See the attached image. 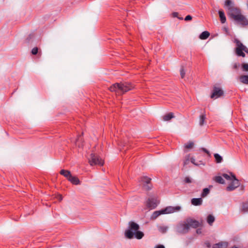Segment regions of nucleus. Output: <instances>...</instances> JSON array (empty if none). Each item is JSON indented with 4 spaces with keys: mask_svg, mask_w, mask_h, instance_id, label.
I'll list each match as a JSON object with an SVG mask.
<instances>
[{
    "mask_svg": "<svg viewBox=\"0 0 248 248\" xmlns=\"http://www.w3.org/2000/svg\"><path fill=\"white\" fill-rule=\"evenodd\" d=\"M224 7L227 11V14L231 18L240 24L247 25L248 20L241 14L240 10L235 6L233 1L232 0H226L224 3Z\"/></svg>",
    "mask_w": 248,
    "mask_h": 248,
    "instance_id": "f257e3e1",
    "label": "nucleus"
},
{
    "mask_svg": "<svg viewBox=\"0 0 248 248\" xmlns=\"http://www.w3.org/2000/svg\"><path fill=\"white\" fill-rule=\"evenodd\" d=\"M199 225V221L189 217L179 222L176 225L175 231L178 233L184 234L188 232L190 227L196 228Z\"/></svg>",
    "mask_w": 248,
    "mask_h": 248,
    "instance_id": "f03ea898",
    "label": "nucleus"
},
{
    "mask_svg": "<svg viewBox=\"0 0 248 248\" xmlns=\"http://www.w3.org/2000/svg\"><path fill=\"white\" fill-rule=\"evenodd\" d=\"M139 228L140 226L137 223L133 221L129 222L128 228L124 232L125 236L130 239H132L134 236L138 239H141L144 233L139 231Z\"/></svg>",
    "mask_w": 248,
    "mask_h": 248,
    "instance_id": "7ed1b4c3",
    "label": "nucleus"
},
{
    "mask_svg": "<svg viewBox=\"0 0 248 248\" xmlns=\"http://www.w3.org/2000/svg\"><path fill=\"white\" fill-rule=\"evenodd\" d=\"M133 88V86L129 82H125L115 83L111 86L109 89L111 92H116L118 93H124Z\"/></svg>",
    "mask_w": 248,
    "mask_h": 248,
    "instance_id": "20e7f679",
    "label": "nucleus"
},
{
    "mask_svg": "<svg viewBox=\"0 0 248 248\" xmlns=\"http://www.w3.org/2000/svg\"><path fill=\"white\" fill-rule=\"evenodd\" d=\"M233 42L236 44V46L235 48L236 55L238 56L245 57L246 55L243 51H245L247 47L237 38H234Z\"/></svg>",
    "mask_w": 248,
    "mask_h": 248,
    "instance_id": "39448f33",
    "label": "nucleus"
},
{
    "mask_svg": "<svg viewBox=\"0 0 248 248\" xmlns=\"http://www.w3.org/2000/svg\"><path fill=\"white\" fill-rule=\"evenodd\" d=\"M89 162L91 166L98 165L102 166L104 164V160L97 155L92 153L88 158Z\"/></svg>",
    "mask_w": 248,
    "mask_h": 248,
    "instance_id": "423d86ee",
    "label": "nucleus"
},
{
    "mask_svg": "<svg viewBox=\"0 0 248 248\" xmlns=\"http://www.w3.org/2000/svg\"><path fill=\"white\" fill-rule=\"evenodd\" d=\"M159 201L155 197H152L148 198L146 201L147 207L150 209H155L159 204Z\"/></svg>",
    "mask_w": 248,
    "mask_h": 248,
    "instance_id": "0eeeda50",
    "label": "nucleus"
},
{
    "mask_svg": "<svg viewBox=\"0 0 248 248\" xmlns=\"http://www.w3.org/2000/svg\"><path fill=\"white\" fill-rule=\"evenodd\" d=\"M232 177L233 179L232 180V181L231 183L227 187V190L229 191L234 190L240 185V182L239 180L236 178L235 175H232Z\"/></svg>",
    "mask_w": 248,
    "mask_h": 248,
    "instance_id": "6e6552de",
    "label": "nucleus"
},
{
    "mask_svg": "<svg viewBox=\"0 0 248 248\" xmlns=\"http://www.w3.org/2000/svg\"><path fill=\"white\" fill-rule=\"evenodd\" d=\"M223 91L220 88L214 87L211 95V98L217 99L223 94Z\"/></svg>",
    "mask_w": 248,
    "mask_h": 248,
    "instance_id": "1a4fd4ad",
    "label": "nucleus"
},
{
    "mask_svg": "<svg viewBox=\"0 0 248 248\" xmlns=\"http://www.w3.org/2000/svg\"><path fill=\"white\" fill-rule=\"evenodd\" d=\"M181 207L179 206H168L165 209H162L164 214H170L174 212L179 211L181 210Z\"/></svg>",
    "mask_w": 248,
    "mask_h": 248,
    "instance_id": "9d476101",
    "label": "nucleus"
},
{
    "mask_svg": "<svg viewBox=\"0 0 248 248\" xmlns=\"http://www.w3.org/2000/svg\"><path fill=\"white\" fill-rule=\"evenodd\" d=\"M151 180V178L147 176L142 177L140 179V181L142 184H143L144 188L147 190H150L151 188V187L149 186Z\"/></svg>",
    "mask_w": 248,
    "mask_h": 248,
    "instance_id": "9b49d317",
    "label": "nucleus"
},
{
    "mask_svg": "<svg viewBox=\"0 0 248 248\" xmlns=\"http://www.w3.org/2000/svg\"><path fill=\"white\" fill-rule=\"evenodd\" d=\"M191 204L194 206H199L202 204V198H193L191 200Z\"/></svg>",
    "mask_w": 248,
    "mask_h": 248,
    "instance_id": "f8f14e48",
    "label": "nucleus"
},
{
    "mask_svg": "<svg viewBox=\"0 0 248 248\" xmlns=\"http://www.w3.org/2000/svg\"><path fill=\"white\" fill-rule=\"evenodd\" d=\"M228 245V244L226 242H221L214 244L213 246V248H227Z\"/></svg>",
    "mask_w": 248,
    "mask_h": 248,
    "instance_id": "ddd939ff",
    "label": "nucleus"
},
{
    "mask_svg": "<svg viewBox=\"0 0 248 248\" xmlns=\"http://www.w3.org/2000/svg\"><path fill=\"white\" fill-rule=\"evenodd\" d=\"M68 180L74 185H78L80 184V181L78 178L76 176H73L72 175L70 176Z\"/></svg>",
    "mask_w": 248,
    "mask_h": 248,
    "instance_id": "4468645a",
    "label": "nucleus"
},
{
    "mask_svg": "<svg viewBox=\"0 0 248 248\" xmlns=\"http://www.w3.org/2000/svg\"><path fill=\"white\" fill-rule=\"evenodd\" d=\"M164 214L162 209L159 211H155L151 217V219H155L160 215Z\"/></svg>",
    "mask_w": 248,
    "mask_h": 248,
    "instance_id": "2eb2a0df",
    "label": "nucleus"
},
{
    "mask_svg": "<svg viewBox=\"0 0 248 248\" xmlns=\"http://www.w3.org/2000/svg\"><path fill=\"white\" fill-rule=\"evenodd\" d=\"M218 14L221 22L223 24L226 21L224 12L222 10H219Z\"/></svg>",
    "mask_w": 248,
    "mask_h": 248,
    "instance_id": "dca6fc26",
    "label": "nucleus"
},
{
    "mask_svg": "<svg viewBox=\"0 0 248 248\" xmlns=\"http://www.w3.org/2000/svg\"><path fill=\"white\" fill-rule=\"evenodd\" d=\"M60 173L61 175H63L68 180L69 178V177H70V176L71 175L70 171L68 170H62L60 171Z\"/></svg>",
    "mask_w": 248,
    "mask_h": 248,
    "instance_id": "f3484780",
    "label": "nucleus"
},
{
    "mask_svg": "<svg viewBox=\"0 0 248 248\" xmlns=\"http://www.w3.org/2000/svg\"><path fill=\"white\" fill-rule=\"evenodd\" d=\"M240 81L245 84H248V75H242L239 77Z\"/></svg>",
    "mask_w": 248,
    "mask_h": 248,
    "instance_id": "a211bd4d",
    "label": "nucleus"
},
{
    "mask_svg": "<svg viewBox=\"0 0 248 248\" xmlns=\"http://www.w3.org/2000/svg\"><path fill=\"white\" fill-rule=\"evenodd\" d=\"M210 35V33L207 31H203L200 35V38L202 40L206 39Z\"/></svg>",
    "mask_w": 248,
    "mask_h": 248,
    "instance_id": "6ab92c4d",
    "label": "nucleus"
},
{
    "mask_svg": "<svg viewBox=\"0 0 248 248\" xmlns=\"http://www.w3.org/2000/svg\"><path fill=\"white\" fill-rule=\"evenodd\" d=\"M173 114L171 112L163 116V119L165 121H167L173 118Z\"/></svg>",
    "mask_w": 248,
    "mask_h": 248,
    "instance_id": "aec40b11",
    "label": "nucleus"
},
{
    "mask_svg": "<svg viewBox=\"0 0 248 248\" xmlns=\"http://www.w3.org/2000/svg\"><path fill=\"white\" fill-rule=\"evenodd\" d=\"M215 217L212 215H209L207 216V221L210 225H212L213 222L215 221Z\"/></svg>",
    "mask_w": 248,
    "mask_h": 248,
    "instance_id": "412c9836",
    "label": "nucleus"
},
{
    "mask_svg": "<svg viewBox=\"0 0 248 248\" xmlns=\"http://www.w3.org/2000/svg\"><path fill=\"white\" fill-rule=\"evenodd\" d=\"M214 180L219 183V184H223L225 183V181L223 179V178L220 176H216L215 178H214Z\"/></svg>",
    "mask_w": 248,
    "mask_h": 248,
    "instance_id": "4be33fe9",
    "label": "nucleus"
},
{
    "mask_svg": "<svg viewBox=\"0 0 248 248\" xmlns=\"http://www.w3.org/2000/svg\"><path fill=\"white\" fill-rule=\"evenodd\" d=\"M214 157L215 158L216 162L217 163H221L223 160L222 156H220L218 154H215Z\"/></svg>",
    "mask_w": 248,
    "mask_h": 248,
    "instance_id": "5701e85b",
    "label": "nucleus"
},
{
    "mask_svg": "<svg viewBox=\"0 0 248 248\" xmlns=\"http://www.w3.org/2000/svg\"><path fill=\"white\" fill-rule=\"evenodd\" d=\"M210 193V189L208 188H205L202 190L201 196L202 198L207 196Z\"/></svg>",
    "mask_w": 248,
    "mask_h": 248,
    "instance_id": "b1692460",
    "label": "nucleus"
},
{
    "mask_svg": "<svg viewBox=\"0 0 248 248\" xmlns=\"http://www.w3.org/2000/svg\"><path fill=\"white\" fill-rule=\"evenodd\" d=\"M205 119H206V115L205 114H203L200 116L199 124L201 126H202L204 124Z\"/></svg>",
    "mask_w": 248,
    "mask_h": 248,
    "instance_id": "393cba45",
    "label": "nucleus"
},
{
    "mask_svg": "<svg viewBox=\"0 0 248 248\" xmlns=\"http://www.w3.org/2000/svg\"><path fill=\"white\" fill-rule=\"evenodd\" d=\"M158 230L160 232L164 233L167 232L168 230V227L166 226H161L159 227Z\"/></svg>",
    "mask_w": 248,
    "mask_h": 248,
    "instance_id": "a878e982",
    "label": "nucleus"
},
{
    "mask_svg": "<svg viewBox=\"0 0 248 248\" xmlns=\"http://www.w3.org/2000/svg\"><path fill=\"white\" fill-rule=\"evenodd\" d=\"M242 211L244 212H248V202H246L243 204Z\"/></svg>",
    "mask_w": 248,
    "mask_h": 248,
    "instance_id": "bb28decb",
    "label": "nucleus"
},
{
    "mask_svg": "<svg viewBox=\"0 0 248 248\" xmlns=\"http://www.w3.org/2000/svg\"><path fill=\"white\" fill-rule=\"evenodd\" d=\"M232 175H233L232 173H231V175L226 173H224L223 174L222 176L224 178H225L227 180H232L233 179L232 177Z\"/></svg>",
    "mask_w": 248,
    "mask_h": 248,
    "instance_id": "cd10ccee",
    "label": "nucleus"
},
{
    "mask_svg": "<svg viewBox=\"0 0 248 248\" xmlns=\"http://www.w3.org/2000/svg\"><path fill=\"white\" fill-rule=\"evenodd\" d=\"M194 146V143L193 142H189L186 143L185 145L186 148L190 149L192 148Z\"/></svg>",
    "mask_w": 248,
    "mask_h": 248,
    "instance_id": "c85d7f7f",
    "label": "nucleus"
},
{
    "mask_svg": "<svg viewBox=\"0 0 248 248\" xmlns=\"http://www.w3.org/2000/svg\"><path fill=\"white\" fill-rule=\"evenodd\" d=\"M242 67L243 71H248V63H243L242 65Z\"/></svg>",
    "mask_w": 248,
    "mask_h": 248,
    "instance_id": "c756f323",
    "label": "nucleus"
},
{
    "mask_svg": "<svg viewBox=\"0 0 248 248\" xmlns=\"http://www.w3.org/2000/svg\"><path fill=\"white\" fill-rule=\"evenodd\" d=\"M38 49L37 47H34L32 50H31V53L33 54V55H36L38 53Z\"/></svg>",
    "mask_w": 248,
    "mask_h": 248,
    "instance_id": "7c9ffc66",
    "label": "nucleus"
},
{
    "mask_svg": "<svg viewBox=\"0 0 248 248\" xmlns=\"http://www.w3.org/2000/svg\"><path fill=\"white\" fill-rule=\"evenodd\" d=\"M180 75L181 78H184L185 75V71H184L183 68H182L180 70Z\"/></svg>",
    "mask_w": 248,
    "mask_h": 248,
    "instance_id": "2f4dec72",
    "label": "nucleus"
},
{
    "mask_svg": "<svg viewBox=\"0 0 248 248\" xmlns=\"http://www.w3.org/2000/svg\"><path fill=\"white\" fill-rule=\"evenodd\" d=\"M172 16L174 17H177V18H178L180 19H183V17H181L180 18V17H179L178 16V13L177 12H173V13H172Z\"/></svg>",
    "mask_w": 248,
    "mask_h": 248,
    "instance_id": "473e14b6",
    "label": "nucleus"
},
{
    "mask_svg": "<svg viewBox=\"0 0 248 248\" xmlns=\"http://www.w3.org/2000/svg\"><path fill=\"white\" fill-rule=\"evenodd\" d=\"M185 182L186 183H190L191 182V180L189 177H186L185 179Z\"/></svg>",
    "mask_w": 248,
    "mask_h": 248,
    "instance_id": "72a5a7b5",
    "label": "nucleus"
},
{
    "mask_svg": "<svg viewBox=\"0 0 248 248\" xmlns=\"http://www.w3.org/2000/svg\"><path fill=\"white\" fill-rule=\"evenodd\" d=\"M192 19V16L190 15H187L186 16L185 20L186 21H188Z\"/></svg>",
    "mask_w": 248,
    "mask_h": 248,
    "instance_id": "f704fd0d",
    "label": "nucleus"
},
{
    "mask_svg": "<svg viewBox=\"0 0 248 248\" xmlns=\"http://www.w3.org/2000/svg\"><path fill=\"white\" fill-rule=\"evenodd\" d=\"M202 150L204 152L206 153L207 155H210V153H209V151H208L206 149L204 148H202Z\"/></svg>",
    "mask_w": 248,
    "mask_h": 248,
    "instance_id": "c9c22d12",
    "label": "nucleus"
},
{
    "mask_svg": "<svg viewBox=\"0 0 248 248\" xmlns=\"http://www.w3.org/2000/svg\"><path fill=\"white\" fill-rule=\"evenodd\" d=\"M154 248H165L163 245H158L155 247Z\"/></svg>",
    "mask_w": 248,
    "mask_h": 248,
    "instance_id": "e433bc0d",
    "label": "nucleus"
},
{
    "mask_svg": "<svg viewBox=\"0 0 248 248\" xmlns=\"http://www.w3.org/2000/svg\"><path fill=\"white\" fill-rule=\"evenodd\" d=\"M191 163H192L193 164H194V165H196V166H198V164H197V163H195V159H194L193 158H191Z\"/></svg>",
    "mask_w": 248,
    "mask_h": 248,
    "instance_id": "4c0bfd02",
    "label": "nucleus"
},
{
    "mask_svg": "<svg viewBox=\"0 0 248 248\" xmlns=\"http://www.w3.org/2000/svg\"><path fill=\"white\" fill-rule=\"evenodd\" d=\"M237 64H235L234 65V66H233V68H234V69H236V68H237Z\"/></svg>",
    "mask_w": 248,
    "mask_h": 248,
    "instance_id": "58836bf2",
    "label": "nucleus"
},
{
    "mask_svg": "<svg viewBox=\"0 0 248 248\" xmlns=\"http://www.w3.org/2000/svg\"><path fill=\"white\" fill-rule=\"evenodd\" d=\"M206 244H207V247H208V248H209V247H210V244H209V243H207Z\"/></svg>",
    "mask_w": 248,
    "mask_h": 248,
    "instance_id": "ea45409f",
    "label": "nucleus"
},
{
    "mask_svg": "<svg viewBox=\"0 0 248 248\" xmlns=\"http://www.w3.org/2000/svg\"><path fill=\"white\" fill-rule=\"evenodd\" d=\"M245 52L248 54V48L246 49V50Z\"/></svg>",
    "mask_w": 248,
    "mask_h": 248,
    "instance_id": "a19ab883",
    "label": "nucleus"
},
{
    "mask_svg": "<svg viewBox=\"0 0 248 248\" xmlns=\"http://www.w3.org/2000/svg\"><path fill=\"white\" fill-rule=\"evenodd\" d=\"M231 248H239L235 246H234L232 247Z\"/></svg>",
    "mask_w": 248,
    "mask_h": 248,
    "instance_id": "79ce46f5",
    "label": "nucleus"
},
{
    "mask_svg": "<svg viewBox=\"0 0 248 248\" xmlns=\"http://www.w3.org/2000/svg\"><path fill=\"white\" fill-rule=\"evenodd\" d=\"M248 24L247 25H248Z\"/></svg>",
    "mask_w": 248,
    "mask_h": 248,
    "instance_id": "37998d69",
    "label": "nucleus"
}]
</instances>
